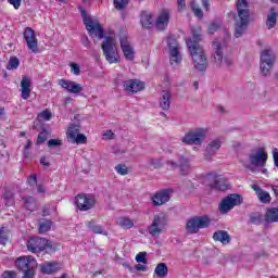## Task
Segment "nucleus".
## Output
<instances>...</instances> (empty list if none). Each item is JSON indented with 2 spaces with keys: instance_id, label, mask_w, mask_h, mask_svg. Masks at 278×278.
<instances>
[{
  "instance_id": "4c0bfd02",
  "label": "nucleus",
  "mask_w": 278,
  "mask_h": 278,
  "mask_svg": "<svg viewBox=\"0 0 278 278\" xmlns=\"http://www.w3.org/2000/svg\"><path fill=\"white\" fill-rule=\"evenodd\" d=\"M266 25H267V29H273V27L277 25V14L273 12V9L270 14L267 15Z\"/></svg>"
},
{
  "instance_id": "a19ab883",
  "label": "nucleus",
  "mask_w": 278,
  "mask_h": 278,
  "mask_svg": "<svg viewBox=\"0 0 278 278\" xmlns=\"http://www.w3.org/2000/svg\"><path fill=\"white\" fill-rule=\"evenodd\" d=\"M24 205L26 210H28L29 212H34V210H36V199H34V197L25 198Z\"/></svg>"
},
{
  "instance_id": "603ef678",
  "label": "nucleus",
  "mask_w": 278,
  "mask_h": 278,
  "mask_svg": "<svg viewBox=\"0 0 278 278\" xmlns=\"http://www.w3.org/2000/svg\"><path fill=\"white\" fill-rule=\"evenodd\" d=\"M217 29H220V22H212L208 26V34H216Z\"/></svg>"
},
{
  "instance_id": "a211bd4d",
  "label": "nucleus",
  "mask_w": 278,
  "mask_h": 278,
  "mask_svg": "<svg viewBox=\"0 0 278 278\" xmlns=\"http://www.w3.org/2000/svg\"><path fill=\"white\" fill-rule=\"evenodd\" d=\"M173 190L170 189H163L161 191H157L152 197V203L154 207H159L160 205H164L165 203H168L170 201V194Z\"/></svg>"
},
{
  "instance_id": "de8ad7c7",
  "label": "nucleus",
  "mask_w": 278,
  "mask_h": 278,
  "mask_svg": "<svg viewBox=\"0 0 278 278\" xmlns=\"http://www.w3.org/2000/svg\"><path fill=\"white\" fill-rule=\"evenodd\" d=\"M80 14H81V17H83V23L86 27V25H89L90 23H92V17H90V15H88V13L86 12V10L84 9H80Z\"/></svg>"
},
{
  "instance_id": "9b49d317",
  "label": "nucleus",
  "mask_w": 278,
  "mask_h": 278,
  "mask_svg": "<svg viewBox=\"0 0 278 278\" xmlns=\"http://www.w3.org/2000/svg\"><path fill=\"white\" fill-rule=\"evenodd\" d=\"M249 18L247 12L239 11V20L235 23V38H242L243 34H247L249 29Z\"/></svg>"
},
{
  "instance_id": "aec40b11",
  "label": "nucleus",
  "mask_w": 278,
  "mask_h": 278,
  "mask_svg": "<svg viewBox=\"0 0 278 278\" xmlns=\"http://www.w3.org/2000/svg\"><path fill=\"white\" fill-rule=\"evenodd\" d=\"M277 62V54L273 49H265L261 52L260 64H267V66H275Z\"/></svg>"
},
{
  "instance_id": "0e129e2a",
  "label": "nucleus",
  "mask_w": 278,
  "mask_h": 278,
  "mask_svg": "<svg viewBox=\"0 0 278 278\" xmlns=\"http://www.w3.org/2000/svg\"><path fill=\"white\" fill-rule=\"evenodd\" d=\"M177 5L179 12H184L186 10V0H177Z\"/></svg>"
},
{
  "instance_id": "f03ea898",
  "label": "nucleus",
  "mask_w": 278,
  "mask_h": 278,
  "mask_svg": "<svg viewBox=\"0 0 278 278\" xmlns=\"http://www.w3.org/2000/svg\"><path fill=\"white\" fill-rule=\"evenodd\" d=\"M227 41L216 39L213 41V64L216 68H231L233 61L224 55Z\"/></svg>"
},
{
  "instance_id": "774afa93",
  "label": "nucleus",
  "mask_w": 278,
  "mask_h": 278,
  "mask_svg": "<svg viewBox=\"0 0 278 278\" xmlns=\"http://www.w3.org/2000/svg\"><path fill=\"white\" fill-rule=\"evenodd\" d=\"M136 270H138L139 273H144L147 271V265H136Z\"/></svg>"
},
{
  "instance_id": "8fccbe9b",
  "label": "nucleus",
  "mask_w": 278,
  "mask_h": 278,
  "mask_svg": "<svg viewBox=\"0 0 278 278\" xmlns=\"http://www.w3.org/2000/svg\"><path fill=\"white\" fill-rule=\"evenodd\" d=\"M62 139H50L48 141V149H55L58 147H62Z\"/></svg>"
},
{
  "instance_id": "6e6552de",
  "label": "nucleus",
  "mask_w": 278,
  "mask_h": 278,
  "mask_svg": "<svg viewBox=\"0 0 278 278\" xmlns=\"http://www.w3.org/2000/svg\"><path fill=\"white\" fill-rule=\"evenodd\" d=\"M211 219L207 216H195L187 222L186 229L188 233H199V229H207Z\"/></svg>"
},
{
  "instance_id": "2f4dec72",
  "label": "nucleus",
  "mask_w": 278,
  "mask_h": 278,
  "mask_svg": "<svg viewBox=\"0 0 278 278\" xmlns=\"http://www.w3.org/2000/svg\"><path fill=\"white\" fill-rule=\"evenodd\" d=\"M116 225L123 229H131V227H134V220H131L129 217H118L116 219Z\"/></svg>"
},
{
  "instance_id": "0eeeda50",
  "label": "nucleus",
  "mask_w": 278,
  "mask_h": 278,
  "mask_svg": "<svg viewBox=\"0 0 278 278\" xmlns=\"http://www.w3.org/2000/svg\"><path fill=\"white\" fill-rule=\"evenodd\" d=\"M237 205H242V195L231 193L222 200L218 210L220 214H228Z\"/></svg>"
},
{
  "instance_id": "5701e85b",
  "label": "nucleus",
  "mask_w": 278,
  "mask_h": 278,
  "mask_svg": "<svg viewBox=\"0 0 278 278\" xmlns=\"http://www.w3.org/2000/svg\"><path fill=\"white\" fill-rule=\"evenodd\" d=\"M173 94L168 90H163L160 96L159 105L164 111L170 110V99Z\"/></svg>"
},
{
  "instance_id": "bb28decb",
  "label": "nucleus",
  "mask_w": 278,
  "mask_h": 278,
  "mask_svg": "<svg viewBox=\"0 0 278 278\" xmlns=\"http://www.w3.org/2000/svg\"><path fill=\"white\" fill-rule=\"evenodd\" d=\"M223 142L220 139H215L206 146V153L208 155H216V152L220 149Z\"/></svg>"
},
{
  "instance_id": "052dcab7",
  "label": "nucleus",
  "mask_w": 278,
  "mask_h": 278,
  "mask_svg": "<svg viewBox=\"0 0 278 278\" xmlns=\"http://www.w3.org/2000/svg\"><path fill=\"white\" fill-rule=\"evenodd\" d=\"M166 164L169 170H175V168H179V164H177L175 161H167Z\"/></svg>"
},
{
  "instance_id": "a878e982",
  "label": "nucleus",
  "mask_w": 278,
  "mask_h": 278,
  "mask_svg": "<svg viewBox=\"0 0 278 278\" xmlns=\"http://www.w3.org/2000/svg\"><path fill=\"white\" fill-rule=\"evenodd\" d=\"M213 240L222 244H229L231 242V236H229L227 230H217L213 233Z\"/></svg>"
},
{
  "instance_id": "72a5a7b5",
  "label": "nucleus",
  "mask_w": 278,
  "mask_h": 278,
  "mask_svg": "<svg viewBox=\"0 0 278 278\" xmlns=\"http://www.w3.org/2000/svg\"><path fill=\"white\" fill-rule=\"evenodd\" d=\"M251 225H262L264 220V215L260 212H252L249 214Z\"/></svg>"
},
{
  "instance_id": "a18cd8bd",
  "label": "nucleus",
  "mask_w": 278,
  "mask_h": 278,
  "mask_svg": "<svg viewBox=\"0 0 278 278\" xmlns=\"http://www.w3.org/2000/svg\"><path fill=\"white\" fill-rule=\"evenodd\" d=\"M191 10L197 18H203V10L197 5L195 1H191Z\"/></svg>"
},
{
  "instance_id": "f3484780",
  "label": "nucleus",
  "mask_w": 278,
  "mask_h": 278,
  "mask_svg": "<svg viewBox=\"0 0 278 278\" xmlns=\"http://www.w3.org/2000/svg\"><path fill=\"white\" fill-rule=\"evenodd\" d=\"M24 39L26 41L28 49L33 51V53H38V39L36 38V31H34V28H25Z\"/></svg>"
},
{
  "instance_id": "9d476101",
  "label": "nucleus",
  "mask_w": 278,
  "mask_h": 278,
  "mask_svg": "<svg viewBox=\"0 0 278 278\" xmlns=\"http://www.w3.org/2000/svg\"><path fill=\"white\" fill-rule=\"evenodd\" d=\"M49 247H51V242L45 238L31 237L27 241V249L30 253H42Z\"/></svg>"
},
{
  "instance_id": "3c124183",
  "label": "nucleus",
  "mask_w": 278,
  "mask_h": 278,
  "mask_svg": "<svg viewBox=\"0 0 278 278\" xmlns=\"http://www.w3.org/2000/svg\"><path fill=\"white\" fill-rule=\"evenodd\" d=\"M148 164L152 168H162V161L160 159H150L148 160Z\"/></svg>"
},
{
  "instance_id": "c9c22d12",
  "label": "nucleus",
  "mask_w": 278,
  "mask_h": 278,
  "mask_svg": "<svg viewBox=\"0 0 278 278\" xmlns=\"http://www.w3.org/2000/svg\"><path fill=\"white\" fill-rule=\"evenodd\" d=\"M249 2H247V0H238L237 1V12H238V16H240V12H245L248 13V16H250L249 13Z\"/></svg>"
},
{
  "instance_id": "c756f323",
  "label": "nucleus",
  "mask_w": 278,
  "mask_h": 278,
  "mask_svg": "<svg viewBox=\"0 0 278 278\" xmlns=\"http://www.w3.org/2000/svg\"><path fill=\"white\" fill-rule=\"evenodd\" d=\"M86 225L88 229L92 231V233H100L101 236H108V231L105 230V228H103V226L101 225H97L93 220L88 222Z\"/></svg>"
},
{
  "instance_id": "4d7b16f0",
  "label": "nucleus",
  "mask_w": 278,
  "mask_h": 278,
  "mask_svg": "<svg viewBox=\"0 0 278 278\" xmlns=\"http://www.w3.org/2000/svg\"><path fill=\"white\" fill-rule=\"evenodd\" d=\"M71 71L74 75H79L81 73V68L79 67V64L77 63H70Z\"/></svg>"
},
{
  "instance_id": "5fc2aeb1",
  "label": "nucleus",
  "mask_w": 278,
  "mask_h": 278,
  "mask_svg": "<svg viewBox=\"0 0 278 278\" xmlns=\"http://www.w3.org/2000/svg\"><path fill=\"white\" fill-rule=\"evenodd\" d=\"M39 118H42L43 121H51L52 114L49 110H45L38 115Z\"/></svg>"
},
{
  "instance_id": "13d9d810",
  "label": "nucleus",
  "mask_w": 278,
  "mask_h": 278,
  "mask_svg": "<svg viewBox=\"0 0 278 278\" xmlns=\"http://www.w3.org/2000/svg\"><path fill=\"white\" fill-rule=\"evenodd\" d=\"M16 271H14V270H5V271H3V274H2V277L3 278H16Z\"/></svg>"
},
{
  "instance_id": "20e7f679",
  "label": "nucleus",
  "mask_w": 278,
  "mask_h": 278,
  "mask_svg": "<svg viewBox=\"0 0 278 278\" xmlns=\"http://www.w3.org/2000/svg\"><path fill=\"white\" fill-rule=\"evenodd\" d=\"M207 138V129L206 128H194L189 130L182 138L181 142L184 144L197 146L201 147L203 141Z\"/></svg>"
},
{
  "instance_id": "6ab92c4d",
  "label": "nucleus",
  "mask_w": 278,
  "mask_h": 278,
  "mask_svg": "<svg viewBox=\"0 0 278 278\" xmlns=\"http://www.w3.org/2000/svg\"><path fill=\"white\" fill-rule=\"evenodd\" d=\"M123 87L126 92L136 94V92L144 90V83L138 79H129L123 83Z\"/></svg>"
},
{
  "instance_id": "393cba45",
  "label": "nucleus",
  "mask_w": 278,
  "mask_h": 278,
  "mask_svg": "<svg viewBox=\"0 0 278 278\" xmlns=\"http://www.w3.org/2000/svg\"><path fill=\"white\" fill-rule=\"evenodd\" d=\"M170 16L168 11H163L156 20L155 26L159 31H164L168 27V21Z\"/></svg>"
},
{
  "instance_id": "ddd939ff",
  "label": "nucleus",
  "mask_w": 278,
  "mask_h": 278,
  "mask_svg": "<svg viewBox=\"0 0 278 278\" xmlns=\"http://www.w3.org/2000/svg\"><path fill=\"white\" fill-rule=\"evenodd\" d=\"M208 186L213 190H220L222 192H225V190H229V181L227 178L218 175H208L207 176Z\"/></svg>"
},
{
  "instance_id": "412c9836",
  "label": "nucleus",
  "mask_w": 278,
  "mask_h": 278,
  "mask_svg": "<svg viewBox=\"0 0 278 278\" xmlns=\"http://www.w3.org/2000/svg\"><path fill=\"white\" fill-rule=\"evenodd\" d=\"M21 88H22V93L21 97L25 101L31 97V78L28 76H23L21 80Z\"/></svg>"
},
{
  "instance_id": "69168bd1",
  "label": "nucleus",
  "mask_w": 278,
  "mask_h": 278,
  "mask_svg": "<svg viewBox=\"0 0 278 278\" xmlns=\"http://www.w3.org/2000/svg\"><path fill=\"white\" fill-rule=\"evenodd\" d=\"M273 155H274V164L278 168V151H277V149L273 150Z\"/></svg>"
},
{
  "instance_id": "e433bc0d",
  "label": "nucleus",
  "mask_w": 278,
  "mask_h": 278,
  "mask_svg": "<svg viewBox=\"0 0 278 278\" xmlns=\"http://www.w3.org/2000/svg\"><path fill=\"white\" fill-rule=\"evenodd\" d=\"M178 167H180V172L182 175H186L188 173V168H190V161L184 156L179 159Z\"/></svg>"
},
{
  "instance_id": "4be33fe9",
  "label": "nucleus",
  "mask_w": 278,
  "mask_h": 278,
  "mask_svg": "<svg viewBox=\"0 0 278 278\" xmlns=\"http://www.w3.org/2000/svg\"><path fill=\"white\" fill-rule=\"evenodd\" d=\"M122 51L124 53V56L126 60L132 61L134 60V48L131 45H129V41H127V37H122L119 39Z\"/></svg>"
},
{
  "instance_id": "473e14b6",
  "label": "nucleus",
  "mask_w": 278,
  "mask_h": 278,
  "mask_svg": "<svg viewBox=\"0 0 278 278\" xmlns=\"http://www.w3.org/2000/svg\"><path fill=\"white\" fill-rule=\"evenodd\" d=\"M266 223H277L278 220V207L270 208L265 214Z\"/></svg>"
},
{
  "instance_id": "79ce46f5",
  "label": "nucleus",
  "mask_w": 278,
  "mask_h": 278,
  "mask_svg": "<svg viewBox=\"0 0 278 278\" xmlns=\"http://www.w3.org/2000/svg\"><path fill=\"white\" fill-rule=\"evenodd\" d=\"M47 231H51V220L49 219L39 223V233H47Z\"/></svg>"
},
{
  "instance_id": "2eb2a0df",
  "label": "nucleus",
  "mask_w": 278,
  "mask_h": 278,
  "mask_svg": "<svg viewBox=\"0 0 278 278\" xmlns=\"http://www.w3.org/2000/svg\"><path fill=\"white\" fill-rule=\"evenodd\" d=\"M86 29L90 36V38H98V40H103L105 38V31L103 30V26L99 23V21L93 20L87 24Z\"/></svg>"
},
{
  "instance_id": "58836bf2",
  "label": "nucleus",
  "mask_w": 278,
  "mask_h": 278,
  "mask_svg": "<svg viewBox=\"0 0 278 278\" xmlns=\"http://www.w3.org/2000/svg\"><path fill=\"white\" fill-rule=\"evenodd\" d=\"M8 233H9L8 228L5 226H2L0 228V244L2 247H5V244H8V240H9Z\"/></svg>"
},
{
  "instance_id": "09e8293b",
  "label": "nucleus",
  "mask_w": 278,
  "mask_h": 278,
  "mask_svg": "<svg viewBox=\"0 0 278 278\" xmlns=\"http://www.w3.org/2000/svg\"><path fill=\"white\" fill-rule=\"evenodd\" d=\"M115 170L118 175H129V169L127 168V165H124V164H118L116 167H115Z\"/></svg>"
},
{
  "instance_id": "39448f33",
  "label": "nucleus",
  "mask_w": 278,
  "mask_h": 278,
  "mask_svg": "<svg viewBox=\"0 0 278 278\" xmlns=\"http://www.w3.org/2000/svg\"><path fill=\"white\" fill-rule=\"evenodd\" d=\"M102 51L109 64L118 63V54L116 49V41L112 37H105L102 42Z\"/></svg>"
},
{
  "instance_id": "f704fd0d",
  "label": "nucleus",
  "mask_w": 278,
  "mask_h": 278,
  "mask_svg": "<svg viewBox=\"0 0 278 278\" xmlns=\"http://www.w3.org/2000/svg\"><path fill=\"white\" fill-rule=\"evenodd\" d=\"M274 67H275V65H268V64L260 63L261 75L263 77H270Z\"/></svg>"
},
{
  "instance_id": "b1692460",
  "label": "nucleus",
  "mask_w": 278,
  "mask_h": 278,
  "mask_svg": "<svg viewBox=\"0 0 278 278\" xmlns=\"http://www.w3.org/2000/svg\"><path fill=\"white\" fill-rule=\"evenodd\" d=\"M252 190L256 193V197L261 201V203H270V193L262 190L260 185L257 184H252L251 185Z\"/></svg>"
},
{
  "instance_id": "7ed1b4c3",
  "label": "nucleus",
  "mask_w": 278,
  "mask_h": 278,
  "mask_svg": "<svg viewBox=\"0 0 278 278\" xmlns=\"http://www.w3.org/2000/svg\"><path fill=\"white\" fill-rule=\"evenodd\" d=\"M249 162H243L244 168L255 173L257 168H264L266 162H268V154L264 151V148H260L257 151L249 154Z\"/></svg>"
},
{
  "instance_id": "4468645a",
  "label": "nucleus",
  "mask_w": 278,
  "mask_h": 278,
  "mask_svg": "<svg viewBox=\"0 0 278 278\" xmlns=\"http://www.w3.org/2000/svg\"><path fill=\"white\" fill-rule=\"evenodd\" d=\"M167 46L169 49L170 64H179L181 62V54L179 53V43L175 37L167 38Z\"/></svg>"
},
{
  "instance_id": "c85d7f7f",
  "label": "nucleus",
  "mask_w": 278,
  "mask_h": 278,
  "mask_svg": "<svg viewBox=\"0 0 278 278\" xmlns=\"http://www.w3.org/2000/svg\"><path fill=\"white\" fill-rule=\"evenodd\" d=\"M140 23L146 29H151L153 25V16L151 15V13L143 11L141 13Z\"/></svg>"
},
{
  "instance_id": "864d4df0",
  "label": "nucleus",
  "mask_w": 278,
  "mask_h": 278,
  "mask_svg": "<svg viewBox=\"0 0 278 278\" xmlns=\"http://www.w3.org/2000/svg\"><path fill=\"white\" fill-rule=\"evenodd\" d=\"M136 262L147 264V252H139L136 255Z\"/></svg>"
},
{
  "instance_id": "1a4fd4ad",
  "label": "nucleus",
  "mask_w": 278,
  "mask_h": 278,
  "mask_svg": "<svg viewBox=\"0 0 278 278\" xmlns=\"http://www.w3.org/2000/svg\"><path fill=\"white\" fill-rule=\"evenodd\" d=\"M164 229H166V216L162 214L154 215L152 224L148 227L150 236H152V238H160Z\"/></svg>"
},
{
  "instance_id": "bf43d9fd",
  "label": "nucleus",
  "mask_w": 278,
  "mask_h": 278,
  "mask_svg": "<svg viewBox=\"0 0 278 278\" xmlns=\"http://www.w3.org/2000/svg\"><path fill=\"white\" fill-rule=\"evenodd\" d=\"M81 45L86 47V49H90L91 42H90V39H88V36L86 35L81 36Z\"/></svg>"
},
{
  "instance_id": "37998d69",
  "label": "nucleus",
  "mask_w": 278,
  "mask_h": 278,
  "mask_svg": "<svg viewBox=\"0 0 278 278\" xmlns=\"http://www.w3.org/2000/svg\"><path fill=\"white\" fill-rule=\"evenodd\" d=\"M20 64H21V61H18V58L12 56L9 60L7 68H8V71H16V68H18Z\"/></svg>"
},
{
  "instance_id": "c03bdc74",
  "label": "nucleus",
  "mask_w": 278,
  "mask_h": 278,
  "mask_svg": "<svg viewBox=\"0 0 278 278\" xmlns=\"http://www.w3.org/2000/svg\"><path fill=\"white\" fill-rule=\"evenodd\" d=\"M71 142H73V144H86L88 138L84 134H78L75 138L71 139Z\"/></svg>"
},
{
  "instance_id": "f8f14e48",
  "label": "nucleus",
  "mask_w": 278,
  "mask_h": 278,
  "mask_svg": "<svg viewBox=\"0 0 278 278\" xmlns=\"http://www.w3.org/2000/svg\"><path fill=\"white\" fill-rule=\"evenodd\" d=\"M76 205L80 212H88V210H92L94 207V204L97 203V200L94 199V195L92 194H78L75 199Z\"/></svg>"
},
{
  "instance_id": "f257e3e1",
  "label": "nucleus",
  "mask_w": 278,
  "mask_h": 278,
  "mask_svg": "<svg viewBox=\"0 0 278 278\" xmlns=\"http://www.w3.org/2000/svg\"><path fill=\"white\" fill-rule=\"evenodd\" d=\"M192 38L188 39L187 47L192 58L193 66L200 73L207 71V55H205V50L201 47V40L203 36L201 35V29L192 27L191 28Z\"/></svg>"
},
{
  "instance_id": "ea45409f",
  "label": "nucleus",
  "mask_w": 278,
  "mask_h": 278,
  "mask_svg": "<svg viewBox=\"0 0 278 278\" xmlns=\"http://www.w3.org/2000/svg\"><path fill=\"white\" fill-rule=\"evenodd\" d=\"M79 135V125L72 124L67 129V138L73 140L76 136Z\"/></svg>"
},
{
  "instance_id": "7c9ffc66",
  "label": "nucleus",
  "mask_w": 278,
  "mask_h": 278,
  "mask_svg": "<svg viewBox=\"0 0 278 278\" xmlns=\"http://www.w3.org/2000/svg\"><path fill=\"white\" fill-rule=\"evenodd\" d=\"M154 273H155L156 277H159V278L167 277L168 266L166 265V263H160L156 265Z\"/></svg>"
},
{
  "instance_id": "6e6d98bb",
  "label": "nucleus",
  "mask_w": 278,
  "mask_h": 278,
  "mask_svg": "<svg viewBox=\"0 0 278 278\" xmlns=\"http://www.w3.org/2000/svg\"><path fill=\"white\" fill-rule=\"evenodd\" d=\"M47 140V130L43 129L37 137V144H42Z\"/></svg>"
},
{
  "instance_id": "49530a36",
  "label": "nucleus",
  "mask_w": 278,
  "mask_h": 278,
  "mask_svg": "<svg viewBox=\"0 0 278 278\" xmlns=\"http://www.w3.org/2000/svg\"><path fill=\"white\" fill-rule=\"evenodd\" d=\"M115 10H125L129 5V0H113Z\"/></svg>"
},
{
  "instance_id": "dca6fc26",
  "label": "nucleus",
  "mask_w": 278,
  "mask_h": 278,
  "mask_svg": "<svg viewBox=\"0 0 278 278\" xmlns=\"http://www.w3.org/2000/svg\"><path fill=\"white\" fill-rule=\"evenodd\" d=\"M58 84L71 94H79L84 92V86L79 83L61 78L58 80Z\"/></svg>"
},
{
  "instance_id": "423d86ee",
  "label": "nucleus",
  "mask_w": 278,
  "mask_h": 278,
  "mask_svg": "<svg viewBox=\"0 0 278 278\" xmlns=\"http://www.w3.org/2000/svg\"><path fill=\"white\" fill-rule=\"evenodd\" d=\"M15 266L21 270L24 275H35L34 269L38 268V262L34 256H20L15 261Z\"/></svg>"
},
{
  "instance_id": "680f3d73",
  "label": "nucleus",
  "mask_w": 278,
  "mask_h": 278,
  "mask_svg": "<svg viewBox=\"0 0 278 278\" xmlns=\"http://www.w3.org/2000/svg\"><path fill=\"white\" fill-rule=\"evenodd\" d=\"M28 184L29 186H36V184H38V176H36V174L31 175L28 178Z\"/></svg>"
},
{
  "instance_id": "338daca9",
  "label": "nucleus",
  "mask_w": 278,
  "mask_h": 278,
  "mask_svg": "<svg viewBox=\"0 0 278 278\" xmlns=\"http://www.w3.org/2000/svg\"><path fill=\"white\" fill-rule=\"evenodd\" d=\"M202 7L206 12H210V0H202Z\"/></svg>"
},
{
  "instance_id": "cd10ccee",
  "label": "nucleus",
  "mask_w": 278,
  "mask_h": 278,
  "mask_svg": "<svg viewBox=\"0 0 278 278\" xmlns=\"http://www.w3.org/2000/svg\"><path fill=\"white\" fill-rule=\"evenodd\" d=\"M40 271L43 275H53V273H58V263H45L40 265Z\"/></svg>"
},
{
  "instance_id": "e2e57ef3",
  "label": "nucleus",
  "mask_w": 278,
  "mask_h": 278,
  "mask_svg": "<svg viewBox=\"0 0 278 278\" xmlns=\"http://www.w3.org/2000/svg\"><path fill=\"white\" fill-rule=\"evenodd\" d=\"M21 1L22 0H8V2L13 5L15 10H18L21 8Z\"/></svg>"
}]
</instances>
